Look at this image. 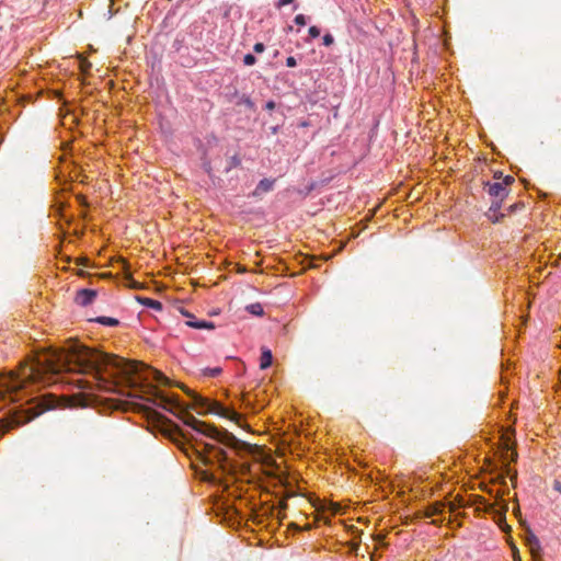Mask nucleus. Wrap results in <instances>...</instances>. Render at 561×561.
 Wrapping results in <instances>:
<instances>
[{
    "mask_svg": "<svg viewBox=\"0 0 561 561\" xmlns=\"http://www.w3.org/2000/svg\"><path fill=\"white\" fill-rule=\"evenodd\" d=\"M332 513L336 514L339 512L340 506L337 504H331Z\"/></svg>",
    "mask_w": 561,
    "mask_h": 561,
    "instance_id": "7c9ffc66",
    "label": "nucleus"
},
{
    "mask_svg": "<svg viewBox=\"0 0 561 561\" xmlns=\"http://www.w3.org/2000/svg\"><path fill=\"white\" fill-rule=\"evenodd\" d=\"M266 108L270 110V111L274 110L275 108V103L273 101L267 102L266 103Z\"/></svg>",
    "mask_w": 561,
    "mask_h": 561,
    "instance_id": "cd10ccee",
    "label": "nucleus"
},
{
    "mask_svg": "<svg viewBox=\"0 0 561 561\" xmlns=\"http://www.w3.org/2000/svg\"><path fill=\"white\" fill-rule=\"evenodd\" d=\"M255 61H256V58L253 55L247 54L244 56L243 62L245 66H252L255 64Z\"/></svg>",
    "mask_w": 561,
    "mask_h": 561,
    "instance_id": "6ab92c4d",
    "label": "nucleus"
},
{
    "mask_svg": "<svg viewBox=\"0 0 561 561\" xmlns=\"http://www.w3.org/2000/svg\"><path fill=\"white\" fill-rule=\"evenodd\" d=\"M254 51H255V53H262V51H264V45H263L262 43H256V44L254 45Z\"/></svg>",
    "mask_w": 561,
    "mask_h": 561,
    "instance_id": "a878e982",
    "label": "nucleus"
},
{
    "mask_svg": "<svg viewBox=\"0 0 561 561\" xmlns=\"http://www.w3.org/2000/svg\"><path fill=\"white\" fill-rule=\"evenodd\" d=\"M485 512L490 514H499L500 516L504 515L507 510V504H504L501 508H497L496 503H488L485 504Z\"/></svg>",
    "mask_w": 561,
    "mask_h": 561,
    "instance_id": "9b49d317",
    "label": "nucleus"
},
{
    "mask_svg": "<svg viewBox=\"0 0 561 561\" xmlns=\"http://www.w3.org/2000/svg\"><path fill=\"white\" fill-rule=\"evenodd\" d=\"M516 476H517V473H516V472H514V473L512 474L511 480H512L513 482L516 480Z\"/></svg>",
    "mask_w": 561,
    "mask_h": 561,
    "instance_id": "72a5a7b5",
    "label": "nucleus"
},
{
    "mask_svg": "<svg viewBox=\"0 0 561 561\" xmlns=\"http://www.w3.org/2000/svg\"><path fill=\"white\" fill-rule=\"evenodd\" d=\"M515 182V178L512 175L502 176V174H494V181L486 182L484 184V190L488 194L493 198L492 204L486 211V217L493 224L500 222L502 218L505 217L506 214L501 213V206L503 201L507 197L510 193L511 185Z\"/></svg>",
    "mask_w": 561,
    "mask_h": 561,
    "instance_id": "7ed1b4c3",
    "label": "nucleus"
},
{
    "mask_svg": "<svg viewBox=\"0 0 561 561\" xmlns=\"http://www.w3.org/2000/svg\"><path fill=\"white\" fill-rule=\"evenodd\" d=\"M96 297V291L93 289H81L77 293L75 301L79 306L90 305Z\"/></svg>",
    "mask_w": 561,
    "mask_h": 561,
    "instance_id": "423d86ee",
    "label": "nucleus"
},
{
    "mask_svg": "<svg viewBox=\"0 0 561 561\" xmlns=\"http://www.w3.org/2000/svg\"><path fill=\"white\" fill-rule=\"evenodd\" d=\"M501 483L505 484V478L504 477L501 478Z\"/></svg>",
    "mask_w": 561,
    "mask_h": 561,
    "instance_id": "c9c22d12",
    "label": "nucleus"
},
{
    "mask_svg": "<svg viewBox=\"0 0 561 561\" xmlns=\"http://www.w3.org/2000/svg\"><path fill=\"white\" fill-rule=\"evenodd\" d=\"M443 523V519H434L432 524L434 525H440Z\"/></svg>",
    "mask_w": 561,
    "mask_h": 561,
    "instance_id": "2f4dec72",
    "label": "nucleus"
},
{
    "mask_svg": "<svg viewBox=\"0 0 561 561\" xmlns=\"http://www.w3.org/2000/svg\"><path fill=\"white\" fill-rule=\"evenodd\" d=\"M294 0H279L278 3H277V7L278 8H282L284 5H287L289 3H291Z\"/></svg>",
    "mask_w": 561,
    "mask_h": 561,
    "instance_id": "bb28decb",
    "label": "nucleus"
},
{
    "mask_svg": "<svg viewBox=\"0 0 561 561\" xmlns=\"http://www.w3.org/2000/svg\"><path fill=\"white\" fill-rule=\"evenodd\" d=\"M248 310L255 316L263 314V307L260 304H252L248 307Z\"/></svg>",
    "mask_w": 561,
    "mask_h": 561,
    "instance_id": "2eb2a0df",
    "label": "nucleus"
},
{
    "mask_svg": "<svg viewBox=\"0 0 561 561\" xmlns=\"http://www.w3.org/2000/svg\"><path fill=\"white\" fill-rule=\"evenodd\" d=\"M183 422L190 426L196 435L203 436L208 440L195 437L190 438L195 442L194 450L197 459L207 467L202 471V478L206 481H217L224 474H231L237 470V463L232 454L241 455L248 453L251 446L239 440L236 436L226 430H219L211 424L197 420L188 413H184Z\"/></svg>",
    "mask_w": 561,
    "mask_h": 561,
    "instance_id": "f03ea898",
    "label": "nucleus"
},
{
    "mask_svg": "<svg viewBox=\"0 0 561 561\" xmlns=\"http://www.w3.org/2000/svg\"><path fill=\"white\" fill-rule=\"evenodd\" d=\"M503 449L505 450L506 455L508 451H511V461H516L517 459V453L515 450H512V445L510 442V437H506L503 442Z\"/></svg>",
    "mask_w": 561,
    "mask_h": 561,
    "instance_id": "f8f14e48",
    "label": "nucleus"
},
{
    "mask_svg": "<svg viewBox=\"0 0 561 561\" xmlns=\"http://www.w3.org/2000/svg\"><path fill=\"white\" fill-rule=\"evenodd\" d=\"M272 353L270 350H263L260 358V367L266 369L272 365Z\"/></svg>",
    "mask_w": 561,
    "mask_h": 561,
    "instance_id": "9d476101",
    "label": "nucleus"
},
{
    "mask_svg": "<svg viewBox=\"0 0 561 561\" xmlns=\"http://www.w3.org/2000/svg\"><path fill=\"white\" fill-rule=\"evenodd\" d=\"M295 23L300 26H305L307 24L306 16L304 14H298L295 18Z\"/></svg>",
    "mask_w": 561,
    "mask_h": 561,
    "instance_id": "aec40b11",
    "label": "nucleus"
},
{
    "mask_svg": "<svg viewBox=\"0 0 561 561\" xmlns=\"http://www.w3.org/2000/svg\"><path fill=\"white\" fill-rule=\"evenodd\" d=\"M188 396L192 397L194 401V405L197 409V412L201 414L205 413H213L217 414L219 416L229 419L236 423L239 424L241 420V414L236 412L232 408L225 407L218 401H213L206 398H203L202 396L191 391L190 389L185 388L184 386H180Z\"/></svg>",
    "mask_w": 561,
    "mask_h": 561,
    "instance_id": "20e7f679",
    "label": "nucleus"
},
{
    "mask_svg": "<svg viewBox=\"0 0 561 561\" xmlns=\"http://www.w3.org/2000/svg\"><path fill=\"white\" fill-rule=\"evenodd\" d=\"M59 378L87 391H116L119 386L136 388L146 383L152 396L150 402L175 415L184 413L178 396L164 394L150 385H171L161 371L75 342L61 350L43 351L20 364L18 370L0 375V437L39 415L43 410L34 404L33 388L57 382Z\"/></svg>",
    "mask_w": 561,
    "mask_h": 561,
    "instance_id": "f257e3e1",
    "label": "nucleus"
},
{
    "mask_svg": "<svg viewBox=\"0 0 561 561\" xmlns=\"http://www.w3.org/2000/svg\"><path fill=\"white\" fill-rule=\"evenodd\" d=\"M462 505V499H458L448 503V510L450 513H455Z\"/></svg>",
    "mask_w": 561,
    "mask_h": 561,
    "instance_id": "dca6fc26",
    "label": "nucleus"
},
{
    "mask_svg": "<svg viewBox=\"0 0 561 561\" xmlns=\"http://www.w3.org/2000/svg\"><path fill=\"white\" fill-rule=\"evenodd\" d=\"M447 504L445 502H434L424 510L425 517L439 516L444 513Z\"/></svg>",
    "mask_w": 561,
    "mask_h": 561,
    "instance_id": "0eeeda50",
    "label": "nucleus"
},
{
    "mask_svg": "<svg viewBox=\"0 0 561 561\" xmlns=\"http://www.w3.org/2000/svg\"><path fill=\"white\" fill-rule=\"evenodd\" d=\"M140 301L142 305H145L147 307L158 309V310L161 309V302H159L158 300H154L151 298H141Z\"/></svg>",
    "mask_w": 561,
    "mask_h": 561,
    "instance_id": "ddd939ff",
    "label": "nucleus"
},
{
    "mask_svg": "<svg viewBox=\"0 0 561 561\" xmlns=\"http://www.w3.org/2000/svg\"><path fill=\"white\" fill-rule=\"evenodd\" d=\"M517 207H519V204H513L511 205L508 208H507V213H512L513 210H515Z\"/></svg>",
    "mask_w": 561,
    "mask_h": 561,
    "instance_id": "c756f323",
    "label": "nucleus"
},
{
    "mask_svg": "<svg viewBox=\"0 0 561 561\" xmlns=\"http://www.w3.org/2000/svg\"><path fill=\"white\" fill-rule=\"evenodd\" d=\"M247 268L244 266H239L238 272L239 273H245Z\"/></svg>",
    "mask_w": 561,
    "mask_h": 561,
    "instance_id": "473e14b6",
    "label": "nucleus"
},
{
    "mask_svg": "<svg viewBox=\"0 0 561 561\" xmlns=\"http://www.w3.org/2000/svg\"><path fill=\"white\" fill-rule=\"evenodd\" d=\"M553 490L561 494V481L554 480L553 481Z\"/></svg>",
    "mask_w": 561,
    "mask_h": 561,
    "instance_id": "393cba45",
    "label": "nucleus"
},
{
    "mask_svg": "<svg viewBox=\"0 0 561 561\" xmlns=\"http://www.w3.org/2000/svg\"><path fill=\"white\" fill-rule=\"evenodd\" d=\"M79 67H80V70L83 72V73H87L89 72L90 68H91V62L88 61L85 58H80V62H79Z\"/></svg>",
    "mask_w": 561,
    "mask_h": 561,
    "instance_id": "f3484780",
    "label": "nucleus"
},
{
    "mask_svg": "<svg viewBox=\"0 0 561 561\" xmlns=\"http://www.w3.org/2000/svg\"><path fill=\"white\" fill-rule=\"evenodd\" d=\"M242 404H244L245 407H250L251 405V399H250V394H243L242 396Z\"/></svg>",
    "mask_w": 561,
    "mask_h": 561,
    "instance_id": "b1692460",
    "label": "nucleus"
},
{
    "mask_svg": "<svg viewBox=\"0 0 561 561\" xmlns=\"http://www.w3.org/2000/svg\"><path fill=\"white\" fill-rule=\"evenodd\" d=\"M190 318L185 323L190 328L194 329H208L211 330L215 328L213 322L204 321V320H196L193 316L187 314Z\"/></svg>",
    "mask_w": 561,
    "mask_h": 561,
    "instance_id": "6e6552de",
    "label": "nucleus"
},
{
    "mask_svg": "<svg viewBox=\"0 0 561 561\" xmlns=\"http://www.w3.org/2000/svg\"><path fill=\"white\" fill-rule=\"evenodd\" d=\"M274 181L268 179H263L259 182L256 188L253 191V196H260L263 193H267L273 188Z\"/></svg>",
    "mask_w": 561,
    "mask_h": 561,
    "instance_id": "1a4fd4ad",
    "label": "nucleus"
},
{
    "mask_svg": "<svg viewBox=\"0 0 561 561\" xmlns=\"http://www.w3.org/2000/svg\"><path fill=\"white\" fill-rule=\"evenodd\" d=\"M514 561H520V558L518 556H515Z\"/></svg>",
    "mask_w": 561,
    "mask_h": 561,
    "instance_id": "f704fd0d",
    "label": "nucleus"
},
{
    "mask_svg": "<svg viewBox=\"0 0 561 561\" xmlns=\"http://www.w3.org/2000/svg\"><path fill=\"white\" fill-rule=\"evenodd\" d=\"M309 35L312 37V38H316L320 35V30L317 27V26H311L309 28Z\"/></svg>",
    "mask_w": 561,
    "mask_h": 561,
    "instance_id": "4be33fe9",
    "label": "nucleus"
},
{
    "mask_svg": "<svg viewBox=\"0 0 561 561\" xmlns=\"http://www.w3.org/2000/svg\"><path fill=\"white\" fill-rule=\"evenodd\" d=\"M221 373V369L219 367L216 368H208L205 370V375L208 377H216Z\"/></svg>",
    "mask_w": 561,
    "mask_h": 561,
    "instance_id": "a211bd4d",
    "label": "nucleus"
},
{
    "mask_svg": "<svg viewBox=\"0 0 561 561\" xmlns=\"http://www.w3.org/2000/svg\"><path fill=\"white\" fill-rule=\"evenodd\" d=\"M78 199H79V202H80V204H81V205H83V206H87V205H88L87 199H85V197H84V196H81V195H80V196H78Z\"/></svg>",
    "mask_w": 561,
    "mask_h": 561,
    "instance_id": "c85d7f7f",
    "label": "nucleus"
},
{
    "mask_svg": "<svg viewBox=\"0 0 561 561\" xmlns=\"http://www.w3.org/2000/svg\"><path fill=\"white\" fill-rule=\"evenodd\" d=\"M333 42H334V39H333V36L331 34H325L323 36V45L324 46H330V45L333 44Z\"/></svg>",
    "mask_w": 561,
    "mask_h": 561,
    "instance_id": "412c9836",
    "label": "nucleus"
},
{
    "mask_svg": "<svg viewBox=\"0 0 561 561\" xmlns=\"http://www.w3.org/2000/svg\"><path fill=\"white\" fill-rule=\"evenodd\" d=\"M526 546L529 549V552L534 559V561H538L542 557L541 543L538 537L529 531L526 536Z\"/></svg>",
    "mask_w": 561,
    "mask_h": 561,
    "instance_id": "39448f33",
    "label": "nucleus"
},
{
    "mask_svg": "<svg viewBox=\"0 0 561 561\" xmlns=\"http://www.w3.org/2000/svg\"><path fill=\"white\" fill-rule=\"evenodd\" d=\"M96 321L101 324H105L108 327H115L118 324V320L111 317H100L96 319Z\"/></svg>",
    "mask_w": 561,
    "mask_h": 561,
    "instance_id": "4468645a",
    "label": "nucleus"
},
{
    "mask_svg": "<svg viewBox=\"0 0 561 561\" xmlns=\"http://www.w3.org/2000/svg\"><path fill=\"white\" fill-rule=\"evenodd\" d=\"M286 65H287V67H290V68L295 67L297 65L295 57H293V56L287 57Z\"/></svg>",
    "mask_w": 561,
    "mask_h": 561,
    "instance_id": "5701e85b",
    "label": "nucleus"
}]
</instances>
